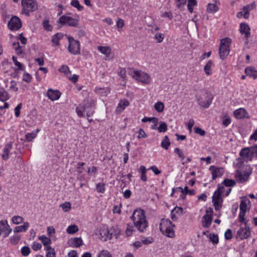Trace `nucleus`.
<instances>
[{
  "mask_svg": "<svg viewBox=\"0 0 257 257\" xmlns=\"http://www.w3.org/2000/svg\"><path fill=\"white\" fill-rule=\"evenodd\" d=\"M209 170L211 171L213 180H215L216 178L221 176L224 173L223 168H217L214 166H211L209 167Z\"/></svg>",
  "mask_w": 257,
  "mask_h": 257,
  "instance_id": "nucleus-18",
  "label": "nucleus"
},
{
  "mask_svg": "<svg viewBox=\"0 0 257 257\" xmlns=\"http://www.w3.org/2000/svg\"><path fill=\"white\" fill-rule=\"evenodd\" d=\"M96 190L98 192L103 193L105 191V184L103 183H99L96 185Z\"/></svg>",
  "mask_w": 257,
  "mask_h": 257,
  "instance_id": "nucleus-56",
  "label": "nucleus"
},
{
  "mask_svg": "<svg viewBox=\"0 0 257 257\" xmlns=\"http://www.w3.org/2000/svg\"><path fill=\"white\" fill-rule=\"evenodd\" d=\"M251 173V170L250 168L246 169L245 171L242 172L237 170L235 173V177L239 183H243L248 180L249 175Z\"/></svg>",
  "mask_w": 257,
  "mask_h": 257,
  "instance_id": "nucleus-12",
  "label": "nucleus"
},
{
  "mask_svg": "<svg viewBox=\"0 0 257 257\" xmlns=\"http://www.w3.org/2000/svg\"><path fill=\"white\" fill-rule=\"evenodd\" d=\"M15 50L16 51L17 54L21 55L23 53V51L20 46L19 42H15L13 44Z\"/></svg>",
  "mask_w": 257,
  "mask_h": 257,
  "instance_id": "nucleus-50",
  "label": "nucleus"
},
{
  "mask_svg": "<svg viewBox=\"0 0 257 257\" xmlns=\"http://www.w3.org/2000/svg\"><path fill=\"white\" fill-rule=\"evenodd\" d=\"M79 230L78 227L76 225H71L67 229V232L69 234H74Z\"/></svg>",
  "mask_w": 257,
  "mask_h": 257,
  "instance_id": "nucleus-41",
  "label": "nucleus"
},
{
  "mask_svg": "<svg viewBox=\"0 0 257 257\" xmlns=\"http://www.w3.org/2000/svg\"><path fill=\"white\" fill-rule=\"evenodd\" d=\"M60 206L62 207L63 211L65 212L69 211L71 208V204L69 202H65V203L60 204Z\"/></svg>",
  "mask_w": 257,
  "mask_h": 257,
  "instance_id": "nucleus-49",
  "label": "nucleus"
},
{
  "mask_svg": "<svg viewBox=\"0 0 257 257\" xmlns=\"http://www.w3.org/2000/svg\"><path fill=\"white\" fill-rule=\"evenodd\" d=\"M246 110L242 108L236 109L234 112V115L236 118L241 119L245 116Z\"/></svg>",
  "mask_w": 257,
  "mask_h": 257,
  "instance_id": "nucleus-29",
  "label": "nucleus"
},
{
  "mask_svg": "<svg viewBox=\"0 0 257 257\" xmlns=\"http://www.w3.org/2000/svg\"><path fill=\"white\" fill-rule=\"evenodd\" d=\"M12 148V143H8L5 146L4 150V154L2 155L3 159L7 160L9 159V154L10 150Z\"/></svg>",
  "mask_w": 257,
  "mask_h": 257,
  "instance_id": "nucleus-27",
  "label": "nucleus"
},
{
  "mask_svg": "<svg viewBox=\"0 0 257 257\" xmlns=\"http://www.w3.org/2000/svg\"><path fill=\"white\" fill-rule=\"evenodd\" d=\"M213 65L212 61L209 60L207 62L204 67V71L206 75H210L211 74V70Z\"/></svg>",
  "mask_w": 257,
  "mask_h": 257,
  "instance_id": "nucleus-37",
  "label": "nucleus"
},
{
  "mask_svg": "<svg viewBox=\"0 0 257 257\" xmlns=\"http://www.w3.org/2000/svg\"><path fill=\"white\" fill-rule=\"evenodd\" d=\"M132 77L143 83L148 84L151 82V78L149 75L141 71H134L132 73Z\"/></svg>",
  "mask_w": 257,
  "mask_h": 257,
  "instance_id": "nucleus-8",
  "label": "nucleus"
},
{
  "mask_svg": "<svg viewBox=\"0 0 257 257\" xmlns=\"http://www.w3.org/2000/svg\"><path fill=\"white\" fill-rule=\"evenodd\" d=\"M23 80L28 83H30L32 80V76L28 73L25 72L23 75Z\"/></svg>",
  "mask_w": 257,
  "mask_h": 257,
  "instance_id": "nucleus-60",
  "label": "nucleus"
},
{
  "mask_svg": "<svg viewBox=\"0 0 257 257\" xmlns=\"http://www.w3.org/2000/svg\"><path fill=\"white\" fill-rule=\"evenodd\" d=\"M8 26L11 30H18L22 27L21 21L18 17L14 16L10 19Z\"/></svg>",
  "mask_w": 257,
  "mask_h": 257,
  "instance_id": "nucleus-13",
  "label": "nucleus"
},
{
  "mask_svg": "<svg viewBox=\"0 0 257 257\" xmlns=\"http://www.w3.org/2000/svg\"><path fill=\"white\" fill-rule=\"evenodd\" d=\"M22 107V103H19L15 108V113L16 117H18L20 115V109Z\"/></svg>",
  "mask_w": 257,
  "mask_h": 257,
  "instance_id": "nucleus-61",
  "label": "nucleus"
},
{
  "mask_svg": "<svg viewBox=\"0 0 257 257\" xmlns=\"http://www.w3.org/2000/svg\"><path fill=\"white\" fill-rule=\"evenodd\" d=\"M246 74L254 79L257 78V70H255L254 68L249 67L246 68L245 70Z\"/></svg>",
  "mask_w": 257,
  "mask_h": 257,
  "instance_id": "nucleus-30",
  "label": "nucleus"
},
{
  "mask_svg": "<svg viewBox=\"0 0 257 257\" xmlns=\"http://www.w3.org/2000/svg\"><path fill=\"white\" fill-rule=\"evenodd\" d=\"M61 95V92L57 90H54L49 88L47 93V96L51 101H55L58 100Z\"/></svg>",
  "mask_w": 257,
  "mask_h": 257,
  "instance_id": "nucleus-17",
  "label": "nucleus"
},
{
  "mask_svg": "<svg viewBox=\"0 0 257 257\" xmlns=\"http://www.w3.org/2000/svg\"><path fill=\"white\" fill-rule=\"evenodd\" d=\"M140 171L141 172V180L144 181H146L147 180V176H146V171L147 169L146 167L144 166H141L140 168Z\"/></svg>",
  "mask_w": 257,
  "mask_h": 257,
  "instance_id": "nucleus-46",
  "label": "nucleus"
},
{
  "mask_svg": "<svg viewBox=\"0 0 257 257\" xmlns=\"http://www.w3.org/2000/svg\"><path fill=\"white\" fill-rule=\"evenodd\" d=\"M245 227H240L237 231V235L240 239H243L248 237L250 235V230L248 226H247L246 223L245 222Z\"/></svg>",
  "mask_w": 257,
  "mask_h": 257,
  "instance_id": "nucleus-16",
  "label": "nucleus"
},
{
  "mask_svg": "<svg viewBox=\"0 0 257 257\" xmlns=\"http://www.w3.org/2000/svg\"><path fill=\"white\" fill-rule=\"evenodd\" d=\"M79 18H73L72 17L63 15L60 17L58 20V23L62 25H67L69 26L76 27L78 26Z\"/></svg>",
  "mask_w": 257,
  "mask_h": 257,
  "instance_id": "nucleus-9",
  "label": "nucleus"
},
{
  "mask_svg": "<svg viewBox=\"0 0 257 257\" xmlns=\"http://www.w3.org/2000/svg\"><path fill=\"white\" fill-rule=\"evenodd\" d=\"M110 90L108 87L103 88H96L95 89V92L102 96H106Z\"/></svg>",
  "mask_w": 257,
  "mask_h": 257,
  "instance_id": "nucleus-28",
  "label": "nucleus"
},
{
  "mask_svg": "<svg viewBox=\"0 0 257 257\" xmlns=\"http://www.w3.org/2000/svg\"><path fill=\"white\" fill-rule=\"evenodd\" d=\"M214 2L213 4L208 3L207 4L206 12L208 13L214 14L219 10L218 5H219V2L217 0H214Z\"/></svg>",
  "mask_w": 257,
  "mask_h": 257,
  "instance_id": "nucleus-19",
  "label": "nucleus"
},
{
  "mask_svg": "<svg viewBox=\"0 0 257 257\" xmlns=\"http://www.w3.org/2000/svg\"><path fill=\"white\" fill-rule=\"evenodd\" d=\"M154 39L157 43H161L164 39V35L162 33H157L154 36Z\"/></svg>",
  "mask_w": 257,
  "mask_h": 257,
  "instance_id": "nucleus-52",
  "label": "nucleus"
},
{
  "mask_svg": "<svg viewBox=\"0 0 257 257\" xmlns=\"http://www.w3.org/2000/svg\"><path fill=\"white\" fill-rule=\"evenodd\" d=\"M94 100L92 98H88L85 101V104L84 105L89 108L87 112V116L88 117H90L93 113V110L91 107L94 105Z\"/></svg>",
  "mask_w": 257,
  "mask_h": 257,
  "instance_id": "nucleus-21",
  "label": "nucleus"
},
{
  "mask_svg": "<svg viewBox=\"0 0 257 257\" xmlns=\"http://www.w3.org/2000/svg\"><path fill=\"white\" fill-rule=\"evenodd\" d=\"M43 27L47 31H51L52 27L49 24V21L48 20H45L43 23Z\"/></svg>",
  "mask_w": 257,
  "mask_h": 257,
  "instance_id": "nucleus-57",
  "label": "nucleus"
},
{
  "mask_svg": "<svg viewBox=\"0 0 257 257\" xmlns=\"http://www.w3.org/2000/svg\"><path fill=\"white\" fill-rule=\"evenodd\" d=\"M39 239L41 240L44 245H49L51 242V239L45 236H40Z\"/></svg>",
  "mask_w": 257,
  "mask_h": 257,
  "instance_id": "nucleus-47",
  "label": "nucleus"
},
{
  "mask_svg": "<svg viewBox=\"0 0 257 257\" xmlns=\"http://www.w3.org/2000/svg\"><path fill=\"white\" fill-rule=\"evenodd\" d=\"M177 7L181 11L184 9V6L186 5V0H175Z\"/></svg>",
  "mask_w": 257,
  "mask_h": 257,
  "instance_id": "nucleus-43",
  "label": "nucleus"
},
{
  "mask_svg": "<svg viewBox=\"0 0 257 257\" xmlns=\"http://www.w3.org/2000/svg\"><path fill=\"white\" fill-rule=\"evenodd\" d=\"M69 45L68 50L69 53L73 55H79L80 54V45L78 41L75 40L73 38L69 37L68 38Z\"/></svg>",
  "mask_w": 257,
  "mask_h": 257,
  "instance_id": "nucleus-7",
  "label": "nucleus"
},
{
  "mask_svg": "<svg viewBox=\"0 0 257 257\" xmlns=\"http://www.w3.org/2000/svg\"><path fill=\"white\" fill-rule=\"evenodd\" d=\"M147 137V135L145 132L143 128H140L139 131V135L138 138L139 139L142 138H146Z\"/></svg>",
  "mask_w": 257,
  "mask_h": 257,
  "instance_id": "nucleus-63",
  "label": "nucleus"
},
{
  "mask_svg": "<svg viewBox=\"0 0 257 257\" xmlns=\"http://www.w3.org/2000/svg\"><path fill=\"white\" fill-rule=\"evenodd\" d=\"M133 227L132 225H127L125 230V234L127 236L131 235L133 232Z\"/></svg>",
  "mask_w": 257,
  "mask_h": 257,
  "instance_id": "nucleus-64",
  "label": "nucleus"
},
{
  "mask_svg": "<svg viewBox=\"0 0 257 257\" xmlns=\"http://www.w3.org/2000/svg\"><path fill=\"white\" fill-rule=\"evenodd\" d=\"M239 155L244 161L246 162L251 161L255 155L254 146L242 149L240 152Z\"/></svg>",
  "mask_w": 257,
  "mask_h": 257,
  "instance_id": "nucleus-10",
  "label": "nucleus"
},
{
  "mask_svg": "<svg viewBox=\"0 0 257 257\" xmlns=\"http://www.w3.org/2000/svg\"><path fill=\"white\" fill-rule=\"evenodd\" d=\"M176 189L179 190L180 192H182V193L187 194H189L190 195H193L195 194V191L194 190H193V189L189 190L187 186H186L184 189H183L181 187H179L176 188Z\"/></svg>",
  "mask_w": 257,
  "mask_h": 257,
  "instance_id": "nucleus-33",
  "label": "nucleus"
},
{
  "mask_svg": "<svg viewBox=\"0 0 257 257\" xmlns=\"http://www.w3.org/2000/svg\"><path fill=\"white\" fill-rule=\"evenodd\" d=\"M255 7V5L254 3H252L246 5L243 8V11L244 12L243 15L245 19H247L249 17L250 11L254 9Z\"/></svg>",
  "mask_w": 257,
  "mask_h": 257,
  "instance_id": "nucleus-25",
  "label": "nucleus"
},
{
  "mask_svg": "<svg viewBox=\"0 0 257 257\" xmlns=\"http://www.w3.org/2000/svg\"><path fill=\"white\" fill-rule=\"evenodd\" d=\"M59 71L64 73L67 76V75L71 74V72L69 69V68L66 65H63L59 69Z\"/></svg>",
  "mask_w": 257,
  "mask_h": 257,
  "instance_id": "nucleus-55",
  "label": "nucleus"
},
{
  "mask_svg": "<svg viewBox=\"0 0 257 257\" xmlns=\"http://www.w3.org/2000/svg\"><path fill=\"white\" fill-rule=\"evenodd\" d=\"M170 145V142L167 136H165L161 142V147L165 150H167Z\"/></svg>",
  "mask_w": 257,
  "mask_h": 257,
  "instance_id": "nucleus-38",
  "label": "nucleus"
},
{
  "mask_svg": "<svg viewBox=\"0 0 257 257\" xmlns=\"http://www.w3.org/2000/svg\"><path fill=\"white\" fill-rule=\"evenodd\" d=\"M225 188L222 186L218 185L217 190L214 192L212 196V202L216 210H220L222 207L223 198L221 194L224 192Z\"/></svg>",
  "mask_w": 257,
  "mask_h": 257,
  "instance_id": "nucleus-4",
  "label": "nucleus"
},
{
  "mask_svg": "<svg viewBox=\"0 0 257 257\" xmlns=\"http://www.w3.org/2000/svg\"><path fill=\"white\" fill-rule=\"evenodd\" d=\"M197 5V1L196 0H188L187 8L190 13L193 12V7Z\"/></svg>",
  "mask_w": 257,
  "mask_h": 257,
  "instance_id": "nucleus-39",
  "label": "nucleus"
},
{
  "mask_svg": "<svg viewBox=\"0 0 257 257\" xmlns=\"http://www.w3.org/2000/svg\"><path fill=\"white\" fill-rule=\"evenodd\" d=\"M196 97L198 104L203 107H208L211 103L212 96L205 90L198 91Z\"/></svg>",
  "mask_w": 257,
  "mask_h": 257,
  "instance_id": "nucleus-3",
  "label": "nucleus"
},
{
  "mask_svg": "<svg viewBox=\"0 0 257 257\" xmlns=\"http://www.w3.org/2000/svg\"><path fill=\"white\" fill-rule=\"evenodd\" d=\"M202 219V225L205 228H208L211 224L212 216L204 215Z\"/></svg>",
  "mask_w": 257,
  "mask_h": 257,
  "instance_id": "nucleus-31",
  "label": "nucleus"
},
{
  "mask_svg": "<svg viewBox=\"0 0 257 257\" xmlns=\"http://www.w3.org/2000/svg\"><path fill=\"white\" fill-rule=\"evenodd\" d=\"M39 131V130L37 129L36 131H33L30 133H27L26 135V139L27 141L28 142L32 141L36 137L37 134Z\"/></svg>",
  "mask_w": 257,
  "mask_h": 257,
  "instance_id": "nucleus-36",
  "label": "nucleus"
},
{
  "mask_svg": "<svg viewBox=\"0 0 257 257\" xmlns=\"http://www.w3.org/2000/svg\"><path fill=\"white\" fill-rule=\"evenodd\" d=\"M24 218L20 216H14L12 218V221L14 224H19L23 222Z\"/></svg>",
  "mask_w": 257,
  "mask_h": 257,
  "instance_id": "nucleus-45",
  "label": "nucleus"
},
{
  "mask_svg": "<svg viewBox=\"0 0 257 257\" xmlns=\"http://www.w3.org/2000/svg\"><path fill=\"white\" fill-rule=\"evenodd\" d=\"M71 5L77 8L80 11L83 9V7L79 4V1L78 0H72L71 2Z\"/></svg>",
  "mask_w": 257,
  "mask_h": 257,
  "instance_id": "nucleus-51",
  "label": "nucleus"
},
{
  "mask_svg": "<svg viewBox=\"0 0 257 257\" xmlns=\"http://www.w3.org/2000/svg\"><path fill=\"white\" fill-rule=\"evenodd\" d=\"M62 34L57 33L53 37L52 42L56 46L59 45V40L62 38Z\"/></svg>",
  "mask_w": 257,
  "mask_h": 257,
  "instance_id": "nucleus-40",
  "label": "nucleus"
},
{
  "mask_svg": "<svg viewBox=\"0 0 257 257\" xmlns=\"http://www.w3.org/2000/svg\"><path fill=\"white\" fill-rule=\"evenodd\" d=\"M134 226L142 232H145L148 227V222L145 213L142 209H136L131 217Z\"/></svg>",
  "mask_w": 257,
  "mask_h": 257,
  "instance_id": "nucleus-1",
  "label": "nucleus"
},
{
  "mask_svg": "<svg viewBox=\"0 0 257 257\" xmlns=\"http://www.w3.org/2000/svg\"><path fill=\"white\" fill-rule=\"evenodd\" d=\"M88 107H87L86 106H84V104L83 105H79L77 108H76V112L78 115L80 117H83L85 115V111L86 113L87 112V111L88 110Z\"/></svg>",
  "mask_w": 257,
  "mask_h": 257,
  "instance_id": "nucleus-26",
  "label": "nucleus"
},
{
  "mask_svg": "<svg viewBox=\"0 0 257 257\" xmlns=\"http://www.w3.org/2000/svg\"><path fill=\"white\" fill-rule=\"evenodd\" d=\"M115 228L108 229V228H102L100 231V239L103 241L111 239L112 238L113 232L112 230Z\"/></svg>",
  "mask_w": 257,
  "mask_h": 257,
  "instance_id": "nucleus-14",
  "label": "nucleus"
},
{
  "mask_svg": "<svg viewBox=\"0 0 257 257\" xmlns=\"http://www.w3.org/2000/svg\"><path fill=\"white\" fill-rule=\"evenodd\" d=\"M29 226V223L28 222H24L23 225H20L17 226L14 229L15 232H25Z\"/></svg>",
  "mask_w": 257,
  "mask_h": 257,
  "instance_id": "nucleus-32",
  "label": "nucleus"
},
{
  "mask_svg": "<svg viewBox=\"0 0 257 257\" xmlns=\"http://www.w3.org/2000/svg\"><path fill=\"white\" fill-rule=\"evenodd\" d=\"M194 132L201 136H204L206 134V132L204 130L201 129L199 127H195L194 128Z\"/></svg>",
  "mask_w": 257,
  "mask_h": 257,
  "instance_id": "nucleus-58",
  "label": "nucleus"
},
{
  "mask_svg": "<svg viewBox=\"0 0 257 257\" xmlns=\"http://www.w3.org/2000/svg\"><path fill=\"white\" fill-rule=\"evenodd\" d=\"M250 28L247 24L241 23L240 26V32L242 34H245L246 38L250 37Z\"/></svg>",
  "mask_w": 257,
  "mask_h": 257,
  "instance_id": "nucleus-22",
  "label": "nucleus"
},
{
  "mask_svg": "<svg viewBox=\"0 0 257 257\" xmlns=\"http://www.w3.org/2000/svg\"><path fill=\"white\" fill-rule=\"evenodd\" d=\"M210 241L212 242L213 244H217L218 242V237L217 235L214 234H210L209 237Z\"/></svg>",
  "mask_w": 257,
  "mask_h": 257,
  "instance_id": "nucleus-53",
  "label": "nucleus"
},
{
  "mask_svg": "<svg viewBox=\"0 0 257 257\" xmlns=\"http://www.w3.org/2000/svg\"><path fill=\"white\" fill-rule=\"evenodd\" d=\"M174 153L177 154L181 160H183L185 159V156L183 151L178 148H176L174 149Z\"/></svg>",
  "mask_w": 257,
  "mask_h": 257,
  "instance_id": "nucleus-48",
  "label": "nucleus"
},
{
  "mask_svg": "<svg viewBox=\"0 0 257 257\" xmlns=\"http://www.w3.org/2000/svg\"><path fill=\"white\" fill-rule=\"evenodd\" d=\"M164 104L161 101L156 102L154 105L155 109L159 113L162 112L164 110Z\"/></svg>",
  "mask_w": 257,
  "mask_h": 257,
  "instance_id": "nucleus-35",
  "label": "nucleus"
},
{
  "mask_svg": "<svg viewBox=\"0 0 257 257\" xmlns=\"http://www.w3.org/2000/svg\"><path fill=\"white\" fill-rule=\"evenodd\" d=\"M31 250L29 247L25 246L21 248V253L24 256H28L30 253Z\"/></svg>",
  "mask_w": 257,
  "mask_h": 257,
  "instance_id": "nucleus-54",
  "label": "nucleus"
},
{
  "mask_svg": "<svg viewBox=\"0 0 257 257\" xmlns=\"http://www.w3.org/2000/svg\"><path fill=\"white\" fill-rule=\"evenodd\" d=\"M130 104L129 101L126 99H123L120 100L119 103L115 109V112L119 114L121 112L126 106Z\"/></svg>",
  "mask_w": 257,
  "mask_h": 257,
  "instance_id": "nucleus-20",
  "label": "nucleus"
},
{
  "mask_svg": "<svg viewBox=\"0 0 257 257\" xmlns=\"http://www.w3.org/2000/svg\"><path fill=\"white\" fill-rule=\"evenodd\" d=\"M231 42V39L228 38H224L221 40L219 49V54L221 59H225L228 55Z\"/></svg>",
  "mask_w": 257,
  "mask_h": 257,
  "instance_id": "nucleus-5",
  "label": "nucleus"
},
{
  "mask_svg": "<svg viewBox=\"0 0 257 257\" xmlns=\"http://www.w3.org/2000/svg\"><path fill=\"white\" fill-rule=\"evenodd\" d=\"M68 244L75 247H79L82 244V240L81 238L74 237L68 240Z\"/></svg>",
  "mask_w": 257,
  "mask_h": 257,
  "instance_id": "nucleus-23",
  "label": "nucleus"
},
{
  "mask_svg": "<svg viewBox=\"0 0 257 257\" xmlns=\"http://www.w3.org/2000/svg\"><path fill=\"white\" fill-rule=\"evenodd\" d=\"M12 231V229L8 224L7 220L0 221V235L2 233L4 234V237H7Z\"/></svg>",
  "mask_w": 257,
  "mask_h": 257,
  "instance_id": "nucleus-15",
  "label": "nucleus"
},
{
  "mask_svg": "<svg viewBox=\"0 0 257 257\" xmlns=\"http://www.w3.org/2000/svg\"><path fill=\"white\" fill-rule=\"evenodd\" d=\"M98 257H112V255L108 251L102 250L100 252Z\"/></svg>",
  "mask_w": 257,
  "mask_h": 257,
  "instance_id": "nucleus-59",
  "label": "nucleus"
},
{
  "mask_svg": "<svg viewBox=\"0 0 257 257\" xmlns=\"http://www.w3.org/2000/svg\"><path fill=\"white\" fill-rule=\"evenodd\" d=\"M222 184L226 187H233L235 185L236 182L232 179H226L223 181Z\"/></svg>",
  "mask_w": 257,
  "mask_h": 257,
  "instance_id": "nucleus-44",
  "label": "nucleus"
},
{
  "mask_svg": "<svg viewBox=\"0 0 257 257\" xmlns=\"http://www.w3.org/2000/svg\"><path fill=\"white\" fill-rule=\"evenodd\" d=\"M159 126L157 127L158 131L160 133H165L167 131L168 127L167 124L163 121L159 122Z\"/></svg>",
  "mask_w": 257,
  "mask_h": 257,
  "instance_id": "nucleus-42",
  "label": "nucleus"
},
{
  "mask_svg": "<svg viewBox=\"0 0 257 257\" xmlns=\"http://www.w3.org/2000/svg\"><path fill=\"white\" fill-rule=\"evenodd\" d=\"M9 94L8 92L3 89H0V100L2 101H5L9 99Z\"/></svg>",
  "mask_w": 257,
  "mask_h": 257,
  "instance_id": "nucleus-34",
  "label": "nucleus"
},
{
  "mask_svg": "<svg viewBox=\"0 0 257 257\" xmlns=\"http://www.w3.org/2000/svg\"><path fill=\"white\" fill-rule=\"evenodd\" d=\"M249 202V200L246 197H242L240 204V213L239 214V220L241 222H244L245 221V214L247 210V203Z\"/></svg>",
  "mask_w": 257,
  "mask_h": 257,
  "instance_id": "nucleus-11",
  "label": "nucleus"
},
{
  "mask_svg": "<svg viewBox=\"0 0 257 257\" xmlns=\"http://www.w3.org/2000/svg\"><path fill=\"white\" fill-rule=\"evenodd\" d=\"M175 225L167 219H162L160 224V229L162 233L167 237L173 238L175 237V232L173 227Z\"/></svg>",
  "mask_w": 257,
  "mask_h": 257,
  "instance_id": "nucleus-2",
  "label": "nucleus"
},
{
  "mask_svg": "<svg viewBox=\"0 0 257 257\" xmlns=\"http://www.w3.org/2000/svg\"><path fill=\"white\" fill-rule=\"evenodd\" d=\"M21 4L23 7L22 13L27 16H29L30 12H34L38 9L37 2L34 0H22Z\"/></svg>",
  "mask_w": 257,
  "mask_h": 257,
  "instance_id": "nucleus-6",
  "label": "nucleus"
},
{
  "mask_svg": "<svg viewBox=\"0 0 257 257\" xmlns=\"http://www.w3.org/2000/svg\"><path fill=\"white\" fill-rule=\"evenodd\" d=\"M124 26V21L120 18H118L117 21L116 22V26H117V29H121Z\"/></svg>",
  "mask_w": 257,
  "mask_h": 257,
  "instance_id": "nucleus-62",
  "label": "nucleus"
},
{
  "mask_svg": "<svg viewBox=\"0 0 257 257\" xmlns=\"http://www.w3.org/2000/svg\"><path fill=\"white\" fill-rule=\"evenodd\" d=\"M97 50L102 54L105 55L106 59L109 58V55L111 53V48L109 46H98Z\"/></svg>",
  "mask_w": 257,
  "mask_h": 257,
  "instance_id": "nucleus-24",
  "label": "nucleus"
}]
</instances>
